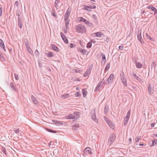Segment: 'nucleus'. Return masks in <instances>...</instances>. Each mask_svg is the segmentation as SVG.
Returning a JSON list of instances; mask_svg holds the SVG:
<instances>
[{
  "instance_id": "f257e3e1",
  "label": "nucleus",
  "mask_w": 157,
  "mask_h": 157,
  "mask_svg": "<svg viewBox=\"0 0 157 157\" xmlns=\"http://www.w3.org/2000/svg\"><path fill=\"white\" fill-rule=\"evenodd\" d=\"M75 29L77 32L81 33H84L86 31V27L82 24H79L76 26Z\"/></svg>"
},
{
  "instance_id": "f03ea898",
  "label": "nucleus",
  "mask_w": 157,
  "mask_h": 157,
  "mask_svg": "<svg viewBox=\"0 0 157 157\" xmlns=\"http://www.w3.org/2000/svg\"><path fill=\"white\" fill-rule=\"evenodd\" d=\"M78 20L79 21L83 22L90 27H92L93 26V24L92 23L90 22L89 21L82 17H80L79 18Z\"/></svg>"
},
{
  "instance_id": "7ed1b4c3",
  "label": "nucleus",
  "mask_w": 157,
  "mask_h": 157,
  "mask_svg": "<svg viewBox=\"0 0 157 157\" xmlns=\"http://www.w3.org/2000/svg\"><path fill=\"white\" fill-rule=\"evenodd\" d=\"M114 75L113 74L110 75L109 77L107 79L106 81L104 82V84L106 85H109V83H111L113 79Z\"/></svg>"
},
{
  "instance_id": "20e7f679",
  "label": "nucleus",
  "mask_w": 157,
  "mask_h": 157,
  "mask_svg": "<svg viewBox=\"0 0 157 157\" xmlns=\"http://www.w3.org/2000/svg\"><path fill=\"white\" fill-rule=\"evenodd\" d=\"M141 31L140 30L138 31L137 33V37L138 40L140 41V42L142 44H144V42L143 39H142L141 35Z\"/></svg>"
},
{
  "instance_id": "39448f33",
  "label": "nucleus",
  "mask_w": 157,
  "mask_h": 157,
  "mask_svg": "<svg viewBox=\"0 0 157 157\" xmlns=\"http://www.w3.org/2000/svg\"><path fill=\"white\" fill-rule=\"evenodd\" d=\"M116 136L113 133L111 135L110 137L109 138L108 143L111 144L115 140Z\"/></svg>"
},
{
  "instance_id": "423d86ee",
  "label": "nucleus",
  "mask_w": 157,
  "mask_h": 157,
  "mask_svg": "<svg viewBox=\"0 0 157 157\" xmlns=\"http://www.w3.org/2000/svg\"><path fill=\"white\" fill-rule=\"evenodd\" d=\"M83 153L86 155H87L90 154H92L91 148L89 147H87L85 148L83 151Z\"/></svg>"
},
{
  "instance_id": "0eeeda50",
  "label": "nucleus",
  "mask_w": 157,
  "mask_h": 157,
  "mask_svg": "<svg viewBox=\"0 0 157 157\" xmlns=\"http://www.w3.org/2000/svg\"><path fill=\"white\" fill-rule=\"evenodd\" d=\"M105 117L107 119V120H106V122L110 128L113 129H114L115 128L114 124L111 121H109L107 118L106 117Z\"/></svg>"
},
{
  "instance_id": "6e6552de",
  "label": "nucleus",
  "mask_w": 157,
  "mask_h": 157,
  "mask_svg": "<svg viewBox=\"0 0 157 157\" xmlns=\"http://www.w3.org/2000/svg\"><path fill=\"white\" fill-rule=\"evenodd\" d=\"M70 13L71 10H69V9H68L64 16V20H68L67 19L70 15Z\"/></svg>"
},
{
  "instance_id": "1a4fd4ad",
  "label": "nucleus",
  "mask_w": 157,
  "mask_h": 157,
  "mask_svg": "<svg viewBox=\"0 0 157 157\" xmlns=\"http://www.w3.org/2000/svg\"><path fill=\"white\" fill-rule=\"evenodd\" d=\"M60 35L61 37L64 42L66 44H68V42L67 38L62 32H61L60 33Z\"/></svg>"
},
{
  "instance_id": "9d476101",
  "label": "nucleus",
  "mask_w": 157,
  "mask_h": 157,
  "mask_svg": "<svg viewBox=\"0 0 157 157\" xmlns=\"http://www.w3.org/2000/svg\"><path fill=\"white\" fill-rule=\"evenodd\" d=\"M91 69L89 68L87 69L85 73L83 75L84 77H86L87 76L90 75L91 72Z\"/></svg>"
},
{
  "instance_id": "9b49d317",
  "label": "nucleus",
  "mask_w": 157,
  "mask_h": 157,
  "mask_svg": "<svg viewBox=\"0 0 157 157\" xmlns=\"http://www.w3.org/2000/svg\"><path fill=\"white\" fill-rule=\"evenodd\" d=\"M132 75L137 80L140 82H142L143 81L142 79L141 78L136 75V74L134 72H133Z\"/></svg>"
},
{
  "instance_id": "f8f14e48",
  "label": "nucleus",
  "mask_w": 157,
  "mask_h": 157,
  "mask_svg": "<svg viewBox=\"0 0 157 157\" xmlns=\"http://www.w3.org/2000/svg\"><path fill=\"white\" fill-rule=\"evenodd\" d=\"M121 79L123 85L125 86H127L128 84L126 78H121Z\"/></svg>"
},
{
  "instance_id": "ddd939ff",
  "label": "nucleus",
  "mask_w": 157,
  "mask_h": 157,
  "mask_svg": "<svg viewBox=\"0 0 157 157\" xmlns=\"http://www.w3.org/2000/svg\"><path fill=\"white\" fill-rule=\"evenodd\" d=\"M91 118L92 119L95 121L96 123H98V120L96 118V114L95 112L94 113L92 116H91Z\"/></svg>"
},
{
  "instance_id": "4468645a",
  "label": "nucleus",
  "mask_w": 157,
  "mask_h": 157,
  "mask_svg": "<svg viewBox=\"0 0 157 157\" xmlns=\"http://www.w3.org/2000/svg\"><path fill=\"white\" fill-rule=\"evenodd\" d=\"M78 51L83 55H86L87 53V51L84 49H82L81 48H78Z\"/></svg>"
},
{
  "instance_id": "2eb2a0df",
  "label": "nucleus",
  "mask_w": 157,
  "mask_h": 157,
  "mask_svg": "<svg viewBox=\"0 0 157 157\" xmlns=\"http://www.w3.org/2000/svg\"><path fill=\"white\" fill-rule=\"evenodd\" d=\"M69 97V94H65L61 96V98L63 99L68 98Z\"/></svg>"
},
{
  "instance_id": "dca6fc26",
  "label": "nucleus",
  "mask_w": 157,
  "mask_h": 157,
  "mask_svg": "<svg viewBox=\"0 0 157 157\" xmlns=\"http://www.w3.org/2000/svg\"><path fill=\"white\" fill-rule=\"evenodd\" d=\"M148 90L151 95H152V94H153V91L152 90V88L151 83H149L148 85Z\"/></svg>"
},
{
  "instance_id": "f3484780",
  "label": "nucleus",
  "mask_w": 157,
  "mask_h": 157,
  "mask_svg": "<svg viewBox=\"0 0 157 157\" xmlns=\"http://www.w3.org/2000/svg\"><path fill=\"white\" fill-rule=\"evenodd\" d=\"M31 99L35 104H37L38 103V101L36 98L33 96H31Z\"/></svg>"
},
{
  "instance_id": "a211bd4d",
  "label": "nucleus",
  "mask_w": 157,
  "mask_h": 157,
  "mask_svg": "<svg viewBox=\"0 0 157 157\" xmlns=\"http://www.w3.org/2000/svg\"><path fill=\"white\" fill-rule=\"evenodd\" d=\"M52 48L54 50L58 52L59 51V49L58 48V47L56 46L55 45L53 44H52L51 45Z\"/></svg>"
},
{
  "instance_id": "6ab92c4d",
  "label": "nucleus",
  "mask_w": 157,
  "mask_h": 157,
  "mask_svg": "<svg viewBox=\"0 0 157 157\" xmlns=\"http://www.w3.org/2000/svg\"><path fill=\"white\" fill-rule=\"evenodd\" d=\"M75 118V116L73 114H71L66 116V118L67 119H73Z\"/></svg>"
},
{
  "instance_id": "aec40b11",
  "label": "nucleus",
  "mask_w": 157,
  "mask_h": 157,
  "mask_svg": "<svg viewBox=\"0 0 157 157\" xmlns=\"http://www.w3.org/2000/svg\"><path fill=\"white\" fill-rule=\"evenodd\" d=\"M0 46L5 51H6L5 46L4 44V42L3 40L1 39H0Z\"/></svg>"
},
{
  "instance_id": "412c9836",
  "label": "nucleus",
  "mask_w": 157,
  "mask_h": 157,
  "mask_svg": "<svg viewBox=\"0 0 157 157\" xmlns=\"http://www.w3.org/2000/svg\"><path fill=\"white\" fill-rule=\"evenodd\" d=\"M18 19V25L20 29H21L22 27V23L21 19L19 17H17Z\"/></svg>"
},
{
  "instance_id": "4be33fe9",
  "label": "nucleus",
  "mask_w": 157,
  "mask_h": 157,
  "mask_svg": "<svg viewBox=\"0 0 157 157\" xmlns=\"http://www.w3.org/2000/svg\"><path fill=\"white\" fill-rule=\"evenodd\" d=\"M83 6V9L86 10L88 12H91V9H90L89 6L84 5Z\"/></svg>"
},
{
  "instance_id": "5701e85b",
  "label": "nucleus",
  "mask_w": 157,
  "mask_h": 157,
  "mask_svg": "<svg viewBox=\"0 0 157 157\" xmlns=\"http://www.w3.org/2000/svg\"><path fill=\"white\" fill-rule=\"evenodd\" d=\"M10 86L14 91H16L17 90L16 86L13 84V82H11L10 83Z\"/></svg>"
},
{
  "instance_id": "b1692460",
  "label": "nucleus",
  "mask_w": 157,
  "mask_h": 157,
  "mask_svg": "<svg viewBox=\"0 0 157 157\" xmlns=\"http://www.w3.org/2000/svg\"><path fill=\"white\" fill-rule=\"evenodd\" d=\"M142 64L140 62H137L136 64V66L137 68H141L142 67Z\"/></svg>"
},
{
  "instance_id": "393cba45",
  "label": "nucleus",
  "mask_w": 157,
  "mask_h": 157,
  "mask_svg": "<svg viewBox=\"0 0 157 157\" xmlns=\"http://www.w3.org/2000/svg\"><path fill=\"white\" fill-rule=\"evenodd\" d=\"M79 127V125L78 124H75L72 126V129L74 130H75Z\"/></svg>"
},
{
  "instance_id": "a878e982",
  "label": "nucleus",
  "mask_w": 157,
  "mask_h": 157,
  "mask_svg": "<svg viewBox=\"0 0 157 157\" xmlns=\"http://www.w3.org/2000/svg\"><path fill=\"white\" fill-rule=\"evenodd\" d=\"M27 49L29 52L31 54L33 53V51L32 50L31 48H30L29 45L26 46Z\"/></svg>"
},
{
  "instance_id": "bb28decb",
  "label": "nucleus",
  "mask_w": 157,
  "mask_h": 157,
  "mask_svg": "<svg viewBox=\"0 0 157 157\" xmlns=\"http://www.w3.org/2000/svg\"><path fill=\"white\" fill-rule=\"evenodd\" d=\"M146 36L150 40L154 41V40L152 38L150 35L147 33L146 34Z\"/></svg>"
},
{
  "instance_id": "cd10ccee",
  "label": "nucleus",
  "mask_w": 157,
  "mask_h": 157,
  "mask_svg": "<svg viewBox=\"0 0 157 157\" xmlns=\"http://www.w3.org/2000/svg\"><path fill=\"white\" fill-rule=\"evenodd\" d=\"M152 144L151 145V147L154 146L157 144V140L154 139L152 140Z\"/></svg>"
},
{
  "instance_id": "c85d7f7f",
  "label": "nucleus",
  "mask_w": 157,
  "mask_h": 157,
  "mask_svg": "<svg viewBox=\"0 0 157 157\" xmlns=\"http://www.w3.org/2000/svg\"><path fill=\"white\" fill-rule=\"evenodd\" d=\"M65 21V26L67 29L69 28V20H64Z\"/></svg>"
},
{
  "instance_id": "c756f323",
  "label": "nucleus",
  "mask_w": 157,
  "mask_h": 157,
  "mask_svg": "<svg viewBox=\"0 0 157 157\" xmlns=\"http://www.w3.org/2000/svg\"><path fill=\"white\" fill-rule=\"evenodd\" d=\"M54 56V54L52 52H49L47 54V56L48 57H52Z\"/></svg>"
},
{
  "instance_id": "7c9ffc66",
  "label": "nucleus",
  "mask_w": 157,
  "mask_h": 157,
  "mask_svg": "<svg viewBox=\"0 0 157 157\" xmlns=\"http://www.w3.org/2000/svg\"><path fill=\"white\" fill-rule=\"evenodd\" d=\"M96 36L98 37H101L103 35V33L100 32H97L95 33Z\"/></svg>"
},
{
  "instance_id": "2f4dec72",
  "label": "nucleus",
  "mask_w": 157,
  "mask_h": 157,
  "mask_svg": "<svg viewBox=\"0 0 157 157\" xmlns=\"http://www.w3.org/2000/svg\"><path fill=\"white\" fill-rule=\"evenodd\" d=\"M101 56L102 57V60L104 61V63H105L106 62V58L105 54L101 53Z\"/></svg>"
},
{
  "instance_id": "473e14b6",
  "label": "nucleus",
  "mask_w": 157,
  "mask_h": 157,
  "mask_svg": "<svg viewBox=\"0 0 157 157\" xmlns=\"http://www.w3.org/2000/svg\"><path fill=\"white\" fill-rule=\"evenodd\" d=\"M51 15L54 16L55 18H57V16L56 13L55 11L52 10V11Z\"/></svg>"
},
{
  "instance_id": "72a5a7b5",
  "label": "nucleus",
  "mask_w": 157,
  "mask_h": 157,
  "mask_svg": "<svg viewBox=\"0 0 157 157\" xmlns=\"http://www.w3.org/2000/svg\"><path fill=\"white\" fill-rule=\"evenodd\" d=\"M103 84H104V82L103 83L102 82H99L97 86V88H100L102 86Z\"/></svg>"
},
{
  "instance_id": "f704fd0d",
  "label": "nucleus",
  "mask_w": 157,
  "mask_h": 157,
  "mask_svg": "<svg viewBox=\"0 0 157 157\" xmlns=\"http://www.w3.org/2000/svg\"><path fill=\"white\" fill-rule=\"evenodd\" d=\"M24 41V42H25V44L26 46L29 45V41H28V40L27 39H26V38L25 39Z\"/></svg>"
},
{
  "instance_id": "c9c22d12",
  "label": "nucleus",
  "mask_w": 157,
  "mask_h": 157,
  "mask_svg": "<svg viewBox=\"0 0 157 157\" xmlns=\"http://www.w3.org/2000/svg\"><path fill=\"white\" fill-rule=\"evenodd\" d=\"M130 113L131 109H130L128 112L125 117L129 118L130 115Z\"/></svg>"
},
{
  "instance_id": "e433bc0d",
  "label": "nucleus",
  "mask_w": 157,
  "mask_h": 157,
  "mask_svg": "<svg viewBox=\"0 0 157 157\" xmlns=\"http://www.w3.org/2000/svg\"><path fill=\"white\" fill-rule=\"evenodd\" d=\"M120 76L121 79L122 78H125L124 74L123 71H122L121 73H120Z\"/></svg>"
},
{
  "instance_id": "4c0bfd02",
  "label": "nucleus",
  "mask_w": 157,
  "mask_h": 157,
  "mask_svg": "<svg viewBox=\"0 0 157 157\" xmlns=\"http://www.w3.org/2000/svg\"><path fill=\"white\" fill-rule=\"evenodd\" d=\"M82 94H83V96L84 97H86V94H87V92L85 90H84V89H82Z\"/></svg>"
},
{
  "instance_id": "58836bf2",
  "label": "nucleus",
  "mask_w": 157,
  "mask_h": 157,
  "mask_svg": "<svg viewBox=\"0 0 157 157\" xmlns=\"http://www.w3.org/2000/svg\"><path fill=\"white\" fill-rule=\"evenodd\" d=\"M110 67V63H107L106 65V67L105 68V70L108 71Z\"/></svg>"
},
{
  "instance_id": "ea45409f",
  "label": "nucleus",
  "mask_w": 157,
  "mask_h": 157,
  "mask_svg": "<svg viewBox=\"0 0 157 157\" xmlns=\"http://www.w3.org/2000/svg\"><path fill=\"white\" fill-rule=\"evenodd\" d=\"M46 129L47 131H48L49 132H51L54 133H56L57 132L56 131H54L53 130H52L50 129H48V128H46Z\"/></svg>"
},
{
  "instance_id": "a19ab883",
  "label": "nucleus",
  "mask_w": 157,
  "mask_h": 157,
  "mask_svg": "<svg viewBox=\"0 0 157 157\" xmlns=\"http://www.w3.org/2000/svg\"><path fill=\"white\" fill-rule=\"evenodd\" d=\"M52 121L53 122H55V123H56L57 124H59L61 125V124H63V123H62V122H61L59 121Z\"/></svg>"
},
{
  "instance_id": "79ce46f5",
  "label": "nucleus",
  "mask_w": 157,
  "mask_h": 157,
  "mask_svg": "<svg viewBox=\"0 0 157 157\" xmlns=\"http://www.w3.org/2000/svg\"><path fill=\"white\" fill-rule=\"evenodd\" d=\"M108 107L105 106V107L104 111L105 113H107L108 111Z\"/></svg>"
},
{
  "instance_id": "37998d69",
  "label": "nucleus",
  "mask_w": 157,
  "mask_h": 157,
  "mask_svg": "<svg viewBox=\"0 0 157 157\" xmlns=\"http://www.w3.org/2000/svg\"><path fill=\"white\" fill-rule=\"evenodd\" d=\"M1 151L5 154H6V148L4 147H2L1 148Z\"/></svg>"
},
{
  "instance_id": "c03bdc74",
  "label": "nucleus",
  "mask_w": 157,
  "mask_h": 157,
  "mask_svg": "<svg viewBox=\"0 0 157 157\" xmlns=\"http://www.w3.org/2000/svg\"><path fill=\"white\" fill-rule=\"evenodd\" d=\"M92 46V43L91 42H89L88 43L87 45H86V47L88 48H91Z\"/></svg>"
},
{
  "instance_id": "a18cd8bd",
  "label": "nucleus",
  "mask_w": 157,
  "mask_h": 157,
  "mask_svg": "<svg viewBox=\"0 0 157 157\" xmlns=\"http://www.w3.org/2000/svg\"><path fill=\"white\" fill-rule=\"evenodd\" d=\"M14 77L15 78V79L16 80H18L19 79V78L18 75L16 73H14Z\"/></svg>"
},
{
  "instance_id": "49530a36",
  "label": "nucleus",
  "mask_w": 157,
  "mask_h": 157,
  "mask_svg": "<svg viewBox=\"0 0 157 157\" xmlns=\"http://www.w3.org/2000/svg\"><path fill=\"white\" fill-rule=\"evenodd\" d=\"M140 137H138V136L136 137L135 139V140L136 142H138L139 141V140L140 139Z\"/></svg>"
},
{
  "instance_id": "de8ad7c7",
  "label": "nucleus",
  "mask_w": 157,
  "mask_h": 157,
  "mask_svg": "<svg viewBox=\"0 0 157 157\" xmlns=\"http://www.w3.org/2000/svg\"><path fill=\"white\" fill-rule=\"evenodd\" d=\"M19 4V2L18 1H16L15 2V4H14V6H16L17 7H18V5Z\"/></svg>"
},
{
  "instance_id": "09e8293b",
  "label": "nucleus",
  "mask_w": 157,
  "mask_h": 157,
  "mask_svg": "<svg viewBox=\"0 0 157 157\" xmlns=\"http://www.w3.org/2000/svg\"><path fill=\"white\" fill-rule=\"evenodd\" d=\"M13 131L17 134H18L19 132V128L15 129Z\"/></svg>"
},
{
  "instance_id": "8fccbe9b",
  "label": "nucleus",
  "mask_w": 157,
  "mask_h": 157,
  "mask_svg": "<svg viewBox=\"0 0 157 157\" xmlns=\"http://www.w3.org/2000/svg\"><path fill=\"white\" fill-rule=\"evenodd\" d=\"M89 7H90V9H91V8L95 9L96 7V6L94 5H90V6H89Z\"/></svg>"
},
{
  "instance_id": "3c124183",
  "label": "nucleus",
  "mask_w": 157,
  "mask_h": 157,
  "mask_svg": "<svg viewBox=\"0 0 157 157\" xmlns=\"http://www.w3.org/2000/svg\"><path fill=\"white\" fill-rule=\"evenodd\" d=\"M72 80H73V81H80V80H79V78H73L72 79Z\"/></svg>"
},
{
  "instance_id": "603ef678",
  "label": "nucleus",
  "mask_w": 157,
  "mask_h": 157,
  "mask_svg": "<svg viewBox=\"0 0 157 157\" xmlns=\"http://www.w3.org/2000/svg\"><path fill=\"white\" fill-rule=\"evenodd\" d=\"M92 17L95 20H97V17L95 15L93 14L92 15Z\"/></svg>"
},
{
  "instance_id": "864d4df0",
  "label": "nucleus",
  "mask_w": 157,
  "mask_h": 157,
  "mask_svg": "<svg viewBox=\"0 0 157 157\" xmlns=\"http://www.w3.org/2000/svg\"><path fill=\"white\" fill-rule=\"evenodd\" d=\"M2 7H0V17L1 16L2 14Z\"/></svg>"
},
{
  "instance_id": "5fc2aeb1",
  "label": "nucleus",
  "mask_w": 157,
  "mask_h": 157,
  "mask_svg": "<svg viewBox=\"0 0 157 157\" xmlns=\"http://www.w3.org/2000/svg\"><path fill=\"white\" fill-rule=\"evenodd\" d=\"M35 53L37 56H38L39 55V52L37 50H36V51L35 52Z\"/></svg>"
},
{
  "instance_id": "6e6d98bb",
  "label": "nucleus",
  "mask_w": 157,
  "mask_h": 157,
  "mask_svg": "<svg viewBox=\"0 0 157 157\" xmlns=\"http://www.w3.org/2000/svg\"><path fill=\"white\" fill-rule=\"evenodd\" d=\"M124 48V46L122 45H121L119 46V49L121 50H123Z\"/></svg>"
},
{
  "instance_id": "4d7b16f0",
  "label": "nucleus",
  "mask_w": 157,
  "mask_h": 157,
  "mask_svg": "<svg viewBox=\"0 0 157 157\" xmlns=\"http://www.w3.org/2000/svg\"><path fill=\"white\" fill-rule=\"evenodd\" d=\"M151 10L152 11H156L157 9L155 7L153 6L152 7H151Z\"/></svg>"
},
{
  "instance_id": "13d9d810",
  "label": "nucleus",
  "mask_w": 157,
  "mask_h": 157,
  "mask_svg": "<svg viewBox=\"0 0 157 157\" xmlns=\"http://www.w3.org/2000/svg\"><path fill=\"white\" fill-rule=\"evenodd\" d=\"M80 95V93L78 92H77L75 94V96L76 97H78Z\"/></svg>"
},
{
  "instance_id": "bf43d9fd",
  "label": "nucleus",
  "mask_w": 157,
  "mask_h": 157,
  "mask_svg": "<svg viewBox=\"0 0 157 157\" xmlns=\"http://www.w3.org/2000/svg\"><path fill=\"white\" fill-rule=\"evenodd\" d=\"M75 46V44H74L72 43L70 44V47L71 48H72L73 47H74Z\"/></svg>"
},
{
  "instance_id": "052dcab7",
  "label": "nucleus",
  "mask_w": 157,
  "mask_h": 157,
  "mask_svg": "<svg viewBox=\"0 0 157 157\" xmlns=\"http://www.w3.org/2000/svg\"><path fill=\"white\" fill-rule=\"evenodd\" d=\"M79 44H80V45L82 47H83V43H82V42L81 41V40H79Z\"/></svg>"
},
{
  "instance_id": "680f3d73",
  "label": "nucleus",
  "mask_w": 157,
  "mask_h": 157,
  "mask_svg": "<svg viewBox=\"0 0 157 157\" xmlns=\"http://www.w3.org/2000/svg\"><path fill=\"white\" fill-rule=\"evenodd\" d=\"M75 71L76 73H80L81 72L80 71V70H77V69H75Z\"/></svg>"
},
{
  "instance_id": "e2e57ef3",
  "label": "nucleus",
  "mask_w": 157,
  "mask_h": 157,
  "mask_svg": "<svg viewBox=\"0 0 157 157\" xmlns=\"http://www.w3.org/2000/svg\"><path fill=\"white\" fill-rule=\"evenodd\" d=\"M153 6L152 5H150L147 6V8L148 9H151V7H152Z\"/></svg>"
},
{
  "instance_id": "0e129e2a",
  "label": "nucleus",
  "mask_w": 157,
  "mask_h": 157,
  "mask_svg": "<svg viewBox=\"0 0 157 157\" xmlns=\"http://www.w3.org/2000/svg\"><path fill=\"white\" fill-rule=\"evenodd\" d=\"M128 122V121L124 120V125L125 126L126 125V124H127Z\"/></svg>"
},
{
  "instance_id": "69168bd1",
  "label": "nucleus",
  "mask_w": 157,
  "mask_h": 157,
  "mask_svg": "<svg viewBox=\"0 0 157 157\" xmlns=\"http://www.w3.org/2000/svg\"><path fill=\"white\" fill-rule=\"evenodd\" d=\"M129 118H127V117H125L124 118V121H128V120H129Z\"/></svg>"
},
{
  "instance_id": "338daca9",
  "label": "nucleus",
  "mask_w": 157,
  "mask_h": 157,
  "mask_svg": "<svg viewBox=\"0 0 157 157\" xmlns=\"http://www.w3.org/2000/svg\"><path fill=\"white\" fill-rule=\"evenodd\" d=\"M58 3H56L55 2V7L57 8L58 6Z\"/></svg>"
},
{
  "instance_id": "774afa93",
  "label": "nucleus",
  "mask_w": 157,
  "mask_h": 157,
  "mask_svg": "<svg viewBox=\"0 0 157 157\" xmlns=\"http://www.w3.org/2000/svg\"><path fill=\"white\" fill-rule=\"evenodd\" d=\"M154 15H157V17H156V19H157V10H156V11H154Z\"/></svg>"
}]
</instances>
